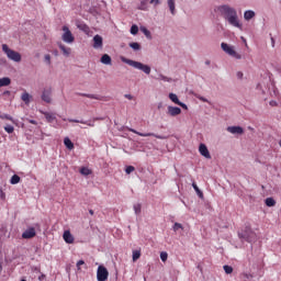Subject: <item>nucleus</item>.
Returning <instances> with one entry per match:
<instances>
[{"label":"nucleus","instance_id":"f257e3e1","mask_svg":"<svg viewBox=\"0 0 281 281\" xmlns=\"http://www.w3.org/2000/svg\"><path fill=\"white\" fill-rule=\"evenodd\" d=\"M217 12L229 23V25H233V27H243L240 22L238 21V12H236V9L224 4L217 7Z\"/></svg>","mask_w":281,"mask_h":281},{"label":"nucleus","instance_id":"f03ea898","mask_svg":"<svg viewBox=\"0 0 281 281\" xmlns=\"http://www.w3.org/2000/svg\"><path fill=\"white\" fill-rule=\"evenodd\" d=\"M122 63H125L126 65H130V67H134V69H139L140 71H144V74L149 75L150 74V66L144 65L139 61H135L132 59H128L126 57H121Z\"/></svg>","mask_w":281,"mask_h":281},{"label":"nucleus","instance_id":"7ed1b4c3","mask_svg":"<svg viewBox=\"0 0 281 281\" xmlns=\"http://www.w3.org/2000/svg\"><path fill=\"white\" fill-rule=\"evenodd\" d=\"M2 52H4L9 60H13V63H21V53L8 47L7 44L2 45Z\"/></svg>","mask_w":281,"mask_h":281},{"label":"nucleus","instance_id":"20e7f679","mask_svg":"<svg viewBox=\"0 0 281 281\" xmlns=\"http://www.w3.org/2000/svg\"><path fill=\"white\" fill-rule=\"evenodd\" d=\"M221 47L225 54H228V56H232L233 58H236V60H240L243 58L241 54H238L235 49L234 46H229L227 43L223 42L221 44Z\"/></svg>","mask_w":281,"mask_h":281},{"label":"nucleus","instance_id":"39448f33","mask_svg":"<svg viewBox=\"0 0 281 281\" xmlns=\"http://www.w3.org/2000/svg\"><path fill=\"white\" fill-rule=\"evenodd\" d=\"M61 30L64 32L61 35V40L64 41V43L71 45V43H74L76 41L74 33H71V31L69 30V26H67V25H64Z\"/></svg>","mask_w":281,"mask_h":281},{"label":"nucleus","instance_id":"423d86ee","mask_svg":"<svg viewBox=\"0 0 281 281\" xmlns=\"http://www.w3.org/2000/svg\"><path fill=\"white\" fill-rule=\"evenodd\" d=\"M97 280L98 281H108L109 280V270L104 266H99L97 270Z\"/></svg>","mask_w":281,"mask_h":281},{"label":"nucleus","instance_id":"0eeeda50","mask_svg":"<svg viewBox=\"0 0 281 281\" xmlns=\"http://www.w3.org/2000/svg\"><path fill=\"white\" fill-rule=\"evenodd\" d=\"M130 133H134L135 135H139V137H156V139H166L165 136L157 135L155 133H140L134 128H128Z\"/></svg>","mask_w":281,"mask_h":281},{"label":"nucleus","instance_id":"6e6552de","mask_svg":"<svg viewBox=\"0 0 281 281\" xmlns=\"http://www.w3.org/2000/svg\"><path fill=\"white\" fill-rule=\"evenodd\" d=\"M239 238H244V240H247V243H251V237L254 236V233L251 232L250 227H246L245 232L238 233Z\"/></svg>","mask_w":281,"mask_h":281},{"label":"nucleus","instance_id":"1a4fd4ad","mask_svg":"<svg viewBox=\"0 0 281 281\" xmlns=\"http://www.w3.org/2000/svg\"><path fill=\"white\" fill-rule=\"evenodd\" d=\"M42 100L47 104L52 103V88H45L42 92Z\"/></svg>","mask_w":281,"mask_h":281},{"label":"nucleus","instance_id":"9d476101","mask_svg":"<svg viewBox=\"0 0 281 281\" xmlns=\"http://www.w3.org/2000/svg\"><path fill=\"white\" fill-rule=\"evenodd\" d=\"M199 153L202 155V157H205V159H212V155H210V150L205 144H200Z\"/></svg>","mask_w":281,"mask_h":281},{"label":"nucleus","instance_id":"9b49d317","mask_svg":"<svg viewBox=\"0 0 281 281\" xmlns=\"http://www.w3.org/2000/svg\"><path fill=\"white\" fill-rule=\"evenodd\" d=\"M226 131L232 133V135H243L245 133V130L240 126H228Z\"/></svg>","mask_w":281,"mask_h":281},{"label":"nucleus","instance_id":"f8f14e48","mask_svg":"<svg viewBox=\"0 0 281 281\" xmlns=\"http://www.w3.org/2000/svg\"><path fill=\"white\" fill-rule=\"evenodd\" d=\"M34 236H36V229L34 227H30L29 229L24 231L22 234V238L26 240L30 238H34Z\"/></svg>","mask_w":281,"mask_h":281},{"label":"nucleus","instance_id":"ddd939ff","mask_svg":"<svg viewBox=\"0 0 281 281\" xmlns=\"http://www.w3.org/2000/svg\"><path fill=\"white\" fill-rule=\"evenodd\" d=\"M168 115H171V117H177V115H181V108L169 105Z\"/></svg>","mask_w":281,"mask_h":281},{"label":"nucleus","instance_id":"4468645a","mask_svg":"<svg viewBox=\"0 0 281 281\" xmlns=\"http://www.w3.org/2000/svg\"><path fill=\"white\" fill-rule=\"evenodd\" d=\"M102 45H103L102 36L94 35L93 36V47H94V49H102Z\"/></svg>","mask_w":281,"mask_h":281},{"label":"nucleus","instance_id":"2eb2a0df","mask_svg":"<svg viewBox=\"0 0 281 281\" xmlns=\"http://www.w3.org/2000/svg\"><path fill=\"white\" fill-rule=\"evenodd\" d=\"M63 238H64L65 243H67V245H74L75 238H74V235H71L70 231H65Z\"/></svg>","mask_w":281,"mask_h":281},{"label":"nucleus","instance_id":"dca6fc26","mask_svg":"<svg viewBox=\"0 0 281 281\" xmlns=\"http://www.w3.org/2000/svg\"><path fill=\"white\" fill-rule=\"evenodd\" d=\"M59 49L63 52L64 56H69L71 54V48L65 46V44H61L60 42L57 43Z\"/></svg>","mask_w":281,"mask_h":281},{"label":"nucleus","instance_id":"f3484780","mask_svg":"<svg viewBox=\"0 0 281 281\" xmlns=\"http://www.w3.org/2000/svg\"><path fill=\"white\" fill-rule=\"evenodd\" d=\"M10 85H12V79H10V77L0 78V89L1 87H10Z\"/></svg>","mask_w":281,"mask_h":281},{"label":"nucleus","instance_id":"a211bd4d","mask_svg":"<svg viewBox=\"0 0 281 281\" xmlns=\"http://www.w3.org/2000/svg\"><path fill=\"white\" fill-rule=\"evenodd\" d=\"M46 121L52 124L56 120V114L49 112H42Z\"/></svg>","mask_w":281,"mask_h":281},{"label":"nucleus","instance_id":"6ab92c4d","mask_svg":"<svg viewBox=\"0 0 281 281\" xmlns=\"http://www.w3.org/2000/svg\"><path fill=\"white\" fill-rule=\"evenodd\" d=\"M68 122H72L75 124H87V126H95V124L91 123V122H87V121H80V120H76V119H68Z\"/></svg>","mask_w":281,"mask_h":281},{"label":"nucleus","instance_id":"aec40b11","mask_svg":"<svg viewBox=\"0 0 281 281\" xmlns=\"http://www.w3.org/2000/svg\"><path fill=\"white\" fill-rule=\"evenodd\" d=\"M254 16H256V12H254L252 10L245 11L244 13L245 21H251Z\"/></svg>","mask_w":281,"mask_h":281},{"label":"nucleus","instance_id":"412c9836","mask_svg":"<svg viewBox=\"0 0 281 281\" xmlns=\"http://www.w3.org/2000/svg\"><path fill=\"white\" fill-rule=\"evenodd\" d=\"M80 175H83V177H89V175H93V171L89 169V167H81Z\"/></svg>","mask_w":281,"mask_h":281},{"label":"nucleus","instance_id":"4be33fe9","mask_svg":"<svg viewBox=\"0 0 281 281\" xmlns=\"http://www.w3.org/2000/svg\"><path fill=\"white\" fill-rule=\"evenodd\" d=\"M142 258V250H133L132 260L133 262H137Z\"/></svg>","mask_w":281,"mask_h":281},{"label":"nucleus","instance_id":"5701e85b","mask_svg":"<svg viewBox=\"0 0 281 281\" xmlns=\"http://www.w3.org/2000/svg\"><path fill=\"white\" fill-rule=\"evenodd\" d=\"M64 144H65L66 148H68V150H74V143L71 142V139L69 137H66L64 139Z\"/></svg>","mask_w":281,"mask_h":281},{"label":"nucleus","instance_id":"b1692460","mask_svg":"<svg viewBox=\"0 0 281 281\" xmlns=\"http://www.w3.org/2000/svg\"><path fill=\"white\" fill-rule=\"evenodd\" d=\"M21 182V177L19 175H13L10 179L11 186H16V183Z\"/></svg>","mask_w":281,"mask_h":281},{"label":"nucleus","instance_id":"393cba45","mask_svg":"<svg viewBox=\"0 0 281 281\" xmlns=\"http://www.w3.org/2000/svg\"><path fill=\"white\" fill-rule=\"evenodd\" d=\"M101 63L103 65H111V56H109V54H104L102 57H101Z\"/></svg>","mask_w":281,"mask_h":281},{"label":"nucleus","instance_id":"a878e982","mask_svg":"<svg viewBox=\"0 0 281 281\" xmlns=\"http://www.w3.org/2000/svg\"><path fill=\"white\" fill-rule=\"evenodd\" d=\"M240 279L243 281H251L254 280V274L244 272L241 273Z\"/></svg>","mask_w":281,"mask_h":281},{"label":"nucleus","instance_id":"bb28decb","mask_svg":"<svg viewBox=\"0 0 281 281\" xmlns=\"http://www.w3.org/2000/svg\"><path fill=\"white\" fill-rule=\"evenodd\" d=\"M192 188L195 190L198 196H199L200 199H203V191H202L201 189H199V186H196L195 182L192 183Z\"/></svg>","mask_w":281,"mask_h":281},{"label":"nucleus","instance_id":"cd10ccee","mask_svg":"<svg viewBox=\"0 0 281 281\" xmlns=\"http://www.w3.org/2000/svg\"><path fill=\"white\" fill-rule=\"evenodd\" d=\"M0 120H9V122H12V124H16V122L10 114H0Z\"/></svg>","mask_w":281,"mask_h":281},{"label":"nucleus","instance_id":"c85d7f7f","mask_svg":"<svg viewBox=\"0 0 281 281\" xmlns=\"http://www.w3.org/2000/svg\"><path fill=\"white\" fill-rule=\"evenodd\" d=\"M130 47L134 49V52H138V49H142V45H139V43L137 42L130 43Z\"/></svg>","mask_w":281,"mask_h":281},{"label":"nucleus","instance_id":"c756f323","mask_svg":"<svg viewBox=\"0 0 281 281\" xmlns=\"http://www.w3.org/2000/svg\"><path fill=\"white\" fill-rule=\"evenodd\" d=\"M169 100H171V102H173L175 104H179L181 101H179V97H177V94L175 93H169Z\"/></svg>","mask_w":281,"mask_h":281},{"label":"nucleus","instance_id":"7c9ffc66","mask_svg":"<svg viewBox=\"0 0 281 281\" xmlns=\"http://www.w3.org/2000/svg\"><path fill=\"white\" fill-rule=\"evenodd\" d=\"M266 205L268 207H273L276 205V200H273V198L266 199Z\"/></svg>","mask_w":281,"mask_h":281},{"label":"nucleus","instance_id":"2f4dec72","mask_svg":"<svg viewBox=\"0 0 281 281\" xmlns=\"http://www.w3.org/2000/svg\"><path fill=\"white\" fill-rule=\"evenodd\" d=\"M168 8L171 14H175V0H168Z\"/></svg>","mask_w":281,"mask_h":281},{"label":"nucleus","instance_id":"473e14b6","mask_svg":"<svg viewBox=\"0 0 281 281\" xmlns=\"http://www.w3.org/2000/svg\"><path fill=\"white\" fill-rule=\"evenodd\" d=\"M21 100L23 102H25V104H27L30 102V93L27 92H24L22 95H21Z\"/></svg>","mask_w":281,"mask_h":281},{"label":"nucleus","instance_id":"72a5a7b5","mask_svg":"<svg viewBox=\"0 0 281 281\" xmlns=\"http://www.w3.org/2000/svg\"><path fill=\"white\" fill-rule=\"evenodd\" d=\"M80 95H82L83 98H89L90 100H100V98H98V95L95 94L81 93Z\"/></svg>","mask_w":281,"mask_h":281},{"label":"nucleus","instance_id":"f704fd0d","mask_svg":"<svg viewBox=\"0 0 281 281\" xmlns=\"http://www.w3.org/2000/svg\"><path fill=\"white\" fill-rule=\"evenodd\" d=\"M140 32H143V34H145L147 38H150V31H148V29H146L145 26H142Z\"/></svg>","mask_w":281,"mask_h":281},{"label":"nucleus","instance_id":"c9c22d12","mask_svg":"<svg viewBox=\"0 0 281 281\" xmlns=\"http://www.w3.org/2000/svg\"><path fill=\"white\" fill-rule=\"evenodd\" d=\"M135 214H142V204H134Z\"/></svg>","mask_w":281,"mask_h":281},{"label":"nucleus","instance_id":"e433bc0d","mask_svg":"<svg viewBox=\"0 0 281 281\" xmlns=\"http://www.w3.org/2000/svg\"><path fill=\"white\" fill-rule=\"evenodd\" d=\"M4 131H5V133H9V135H11V133H14V126L7 125V126H4Z\"/></svg>","mask_w":281,"mask_h":281},{"label":"nucleus","instance_id":"4c0bfd02","mask_svg":"<svg viewBox=\"0 0 281 281\" xmlns=\"http://www.w3.org/2000/svg\"><path fill=\"white\" fill-rule=\"evenodd\" d=\"M137 32H139V27L137 25L133 24L131 27V34H133L135 36V34H137Z\"/></svg>","mask_w":281,"mask_h":281},{"label":"nucleus","instance_id":"58836bf2","mask_svg":"<svg viewBox=\"0 0 281 281\" xmlns=\"http://www.w3.org/2000/svg\"><path fill=\"white\" fill-rule=\"evenodd\" d=\"M179 229H183V225H181V223H175L173 232H179Z\"/></svg>","mask_w":281,"mask_h":281},{"label":"nucleus","instance_id":"ea45409f","mask_svg":"<svg viewBox=\"0 0 281 281\" xmlns=\"http://www.w3.org/2000/svg\"><path fill=\"white\" fill-rule=\"evenodd\" d=\"M125 172H126V175H131V172H135V167H133V166H127V167L125 168Z\"/></svg>","mask_w":281,"mask_h":281},{"label":"nucleus","instance_id":"a19ab883","mask_svg":"<svg viewBox=\"0 0 281 281\" xmlns=\"http://www.w3.org/2000/svg\"><path fill=\"white\" fill-rule=\"evenodd\" d=\"M224 271L225 273L229 274L234 272V268H232L231 266H224Z\"/></svg>","mask_w":281,"mask_h":281},{"label":"nucleus","instance_id":"79ce46f5","mask_svg":"<svg viewBox=\"0 0 281 281\" xmlns=\"http://www.w3.org/2000/svg\"><path fill=\"white\" fill-rule=\"evenodd\" d=\"M159 80H164V82H172V79H171V78H168V77H166V76H164V75H160V76H159Z\"/></svg>","mask_w":281,"mask_h":281},{"label":"nucleus","instance_id":"37998d69","mask_svg":"<svg viewBox=\"0 0 281 281\" xmlns=\"http://www.w3.org/2000/svg\"><path fill=\"white\" fill-rule=\"evenodd\" d=\"M160 259L162 260V262H166V260H168V252H161Z\"/></svg>","mask_w":281,"mask_h":281},{"label":"nucleus","instance_id":"c03bdc74","mask_svg":"<svg viewBox=\"0 0 281 281\" xmlns=\"http://www.w3.org/2000/svg\"><path fill=\"white\" fill-rule=\"evenodd\" d=\"M45 60L47 61L48 65H52V56L50 55H45Z\"/></svg>","mask_w":281,"mask_h":281},{"label":"nucleus","instance_id":"a18cd8bd","mask_svg":"<svg viewBox=\"0 0 281 281\" xmlns=\"http://www.w3.org/2000/svg\"><path fill=\"white\" fill-rule=\"evenodd\" d=\"M149 3L151 5H159L161 2L159 0H150Z\"/></svg>","mask_w":281,"mask_h":281},{"label":"nucleus","instance_id":"49530a36","mask_svg":"<svg viewBox=\"0 0 281 281\" xmlns=\"http://www.w3.org/2000/svg\"><path fill=\"white\" fill-rule=\"evenodd\" d=\"M82 265H85V260H79V261L77 262V269H78V271H80V267H82Z\"/></svg>","mask_w":281,"mask_h":281},{"label":"nucleus","instance_id":"de8ad7c7","mask_svg":"<svg viewBox=\"0 0 281 281\" xmlns=\"http://www.w3.org/2000/svg\"><path fill=\"white\" fill-rule=\"evenodd\" d=\"M0 199L5 201V192H3V190H0Z\"/></svg>","mask_w":281,"mask_h":281},{"label":"nucleus","instance_id":"09e8293b","mask_svg":"<svg viewBox=\"0 0 281 281\" xmlns=\"http://www.w3.org/2000/svg\"><path fill=\"white\" fill-rule=\"evenodd\" d=\"M178 106H181L182 109L188 110V105L181 101L178 103Z\"/></svg>","mask_w":281,"mask_h":281},{"label":"nucleus","instance_id":"8fccbe9b","mask_svg":"<svg viewBox=\"0 0 281 281\" xmlns=\"http://www.w3.org/2000/svg\"><path fill=\"white\" fill-rule=\"evenodd\" d=\"M236 76H237V78L239 79V80H243V71H238L237 74H236Z\"/></svg>","mask_w":281,"mask_h":281},{"label":"nucleus","instance_id":"3c124183","mask_svg":"<svg viewBox=\"0 0 281 281\" xmlns=\"http://www.w3.org/2000/svg\"><path fill=\"white\" fill-rule=\"evenodd\" d=\"M124 98H126V100H133V95L131 94H125Z\"/></svg>","mask_w":281,"mask_h":281},{"label":"nucleus","instance_id":"603ef678","mask_svg":"<svg viewBox=\"0 0 281 281\" xmlns=\"http://www.w3.org/2000/svg\"><path fill=\"white\" fill-rule=\"evenodd\" d=\"M29 122H30V124H34V125L38 124L35 120H30Z\"/></svg>","mask_w":281,"mask_h":281},{"label":"nucleus","instance_id":"864d4df0","mask_svg":"<svg viewBox=\"0 0 281 281\" xmlns=\"http://www.w3.org/2000/svg\"><path fill=\"white\" fill-rule=\"evenodd\" d=\"M139 10H146V8L144 7V2H142V5L139 7Z\"/></svg>","mask_w":281,"mask_h":281},{"label":"nucleus","instance_id":"5fc2aeb1","mask_svg":"<svg viewBox=\"0 0 281 281\" xmlns=\"http://www.w3.org/2000/svg\"><path fill=\"white\" fill-rule=\"evenodd\" d=\"M45 278V274H42L41 277H38V280H43Z\"/></svg>","mask_w":281,"mask_h":281},{"label":"nucleus","instance_id":"6e6d98bb","mask_svg":"<svg viewBox=\"0 0 281 281\" xmlns=\"http://www.w3.org/2000/svg\"><path fill=\"white\" fill-rule=\"evenodd\" d=\"M3 271V266L0 263V273Z\"/></svg>","mask_w":281,"mask_h":281},{"label":"nucleus","instance_id":"4d7b16f0","mask_svg":"<svg viewBox=\"0 0 281 281\" xmlns=\"http://www.w3.org/2000/svg\"><path fill=\"white\" fill-rule=\"evenodd\" d=\"M4 95H10V91H4Z\"/></svg>","mask_w":281,"mask_h":281},{"label":"nucleus","instance_id":"13d9d810","mask_svg":"<svg viewBox=\"0 0 281 281\" xmlns=\"http://www.w3.org/2000/svg\"><path fill=\"white\" fill-rule=\"evenodd\" d=\"M89 214H91V216H93V210H90V211H89Z\"/></svg>","mask_w":281,"mask_h":281},{"label":"nucleus","instance_id":"bf43d9fd","mask_svg":"<svg viewBox=\"0 0 281 281\" xmlns=\"http://www.w3.org/2000/svg\"><path fill=\"white\" fill-rule=\"evenodd\" d=\"M55 56H58V52H55Z\"/></svg>","mask_w":281,"mask_h":281}]
</instances>
